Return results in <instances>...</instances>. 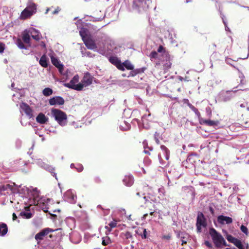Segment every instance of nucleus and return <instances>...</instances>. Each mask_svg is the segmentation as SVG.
<instances>
[{"label": "nucleus", "mask_w": 249, "mask_h": 249, "mask_svg": "<svg viewBox=\"0 0 249 249\" xmlns=\"http://www.w3.org/2000/svg\"><path fill=\"white\" fill-rule=\"evenodd\" d=\"M199 123L201 124H206L208 126H214L217 125L218 121H214L210 120H205L201 118V119H200Z\"/></svg>", "instance_id": "obj_18"}, {"label": "nucleus", "mask_w": 249, "mask_h": 249, "mask_svg": "<svg viewBox=\"0 0 249 249\" xmlns=\"http://www.w3.org/2000/svg\"><path fill=\"white\" fill-rule=\"evenodd\" d=\"M124 236L127 239L132 238V235L129 231H126L124 234Z\"/></svg>", "instance_id": "obj_42"}, {"label": "nucleus", "mask_w": 249, "mask_h": 249, "mask_svg": "<svg viewBox=\"0 0 249 249\" xmlns=\"http://www.w3.org/2000/svg\"><path fill=\"white\" fill-rule=\"evenodd\" d=\"M49 103L51 106L63 105L65 103V100L62 97L55 96L49 100Z\"/></svg>", "instance_id": "obj_11"}, {"label": "nucleus", "mask_w": 249, "mask_h": 249, "mask_svg": "<svg viewBox=\"0 0 249 249\" xmlns=\"http://www.w3.org/2000/svg\"><path fill=\"white\" fill-rule=\"evenodd\" d=\"M177 233V236L178 238H180L181 240L182 245L186 244L187 243L188 240L189 239V235L185 232H182L181 231H176Z\"/></svg>", "instance_id": "obj_13"}, {"label": "nucleus", "mask_w": 249, "mask_h": 249, "mask_svg": "<svg viewBox=\"0 0 249 249\" xmlns=\"http://www.w3.org/2000/svg\"><path fill=\"white\" fill-rule=\"evenodd\" d=\"M143 198H144V199H145V198H146V197H145V196H144V197H143Z\"/></svg>", "instance_id": "obj_64"}, {"label": "nucleus", "mask_w": 249, "mask_h": 249, "mask_svg": "<svg viewBox=\"0 0 249 249\" xmlns=\"http://www.w3.org/2000/svg\"><path fill=\"white\" fill-rule=\"evenodd\" d=\"M93 77L89 72H86L81 81V84L83 85V89L84 87H87L92 83Z\"/></svg>", "instance_id": "obj_8"}, {"label": "nucleus", "mask_w": 249, "mask_h": 249, "mask_svg": "<svg viewBox=\"0 0 249 249\" xmlns=\"http://www.w3.org/2000/svg\"><path fill=\"white\" fill-rule=\"evenodd\" d=\"M88 33L89 31L87 29L85 28H82L80 29L79 31V34L83 40L90 36Z\"/></svg>", "instance_id": "obj_19"}, {"label": "nucleus", "mask_w": 249, "mask_h": 249, "mask_svg": "<svg viewBox=\"0 0 249 249\" xmlns=\"http://www.w3.org/2000/svg\"><path fill=\"white\" fill-rule=\"evenodd\" d=\"M148 216V213H146V214H144L143 215V218H146V217Z\"/></svg>", "instance_id": "obj_55"}, {"label": "nucleus", "mask_w": 249, "mask_h": 249, "mask_svg": "<svg viewBox=\"0 0 249 249\" xmlns=\"http://www.w3.org/2000/svg\"><path fill=\"white\" fill-rule=\"evenodd\" d=\"M36 121L39 124H45L48 121V118L43 113H39L36 118Z\"/></svg>", "instance_id": "obj_17"}, {"label": "nucleus", "mask_w": 249, "mask_h": 249, "mask_svg": "<svg viewBox=\"0 0 249 249\" xmlns=\"http://www.w3.org/2000/svg\"><path fill=\"white\" fill-rule=\"evenodd\" d=\"M124 183L127 186H130L133 183V178L130 176H125L123 179Z\"/></svg>", "instance_id": "obj_22"}, {"label": "nucleus", "mask_w": 249, "mask_h": 249, "mask_svg": "<svg viewBox=\"0 0 249 249\" xmlns=\"http://www.w3.org/2000/svg\"><path fill=\"white\" fill-rule=\"evenodd\" d=\"M79 76L76 74L73 76L69 83H66L64 84L65 87L77 91L83 90V85L79 83Z\"/></svg>", "instance_id": "obj_2"}, {"label": "nucleus", "mask_w": 249, "mask_h": 249, "mask_svg": "<svg viewBox=\"0 0 249 249\" xmlns=\"http://www.w3.org/2000/svg\"><path fill=\"white\" fill-rule=\"evenodd\" d=\"M191 157H192V155L189 156L188 157V160H190Z\"/></svg>", "instance_id": "obj_58"}, {"label": "nucleus", "mask_w": 249, "mask_h": 249, "mask_svg": "<svg viewBox=\"0 0 249 249\" xmlns=\"http://www.w3.org/2000/svg\"><path fill=\"white\" fill-rule=\"evenodd\" d=\"M170 238V236L167 237V239H169Z\"/></svg>", "instance_id": "obj_61"}, {"label": "nucleus", "mask_w": 249, "mask_h": 249, "mask_svg": "<svg viewBox=\"0 0 249 249\" xmlns=\"http://www.w3.org/2000/svg\"><path fill=\"white\" fill-rule=\"evenodd\" d=\"M247 8L248 9V10H249V7H247Z\"/></svg>", "instance_id": "obj_63"}, {"label": "nucleus", "mask_w": 249, "mask_h": 249, "mask_svg": "<svg viewBox=\"0 0 249 249\" xmlns=\"http://www.w3.org/2000/svg\"><path fill=\"white\" fill-rule=\"evenodd\" d=\"M105 229L107 230L106 231V234L108 235L111 232L112 228H111L109 226H106Z\"/></svg>", "instance_id": "obj_44"}, {"label": "nucleus", "mask_w": 249, "mask_h": 249, "mask_svg": "<svg viewBox=\"0 0 249 249\" xmlns=\"http://www.w3.org/2000/svg\"><path fill=\"white\" fill-rule=\"evenodd\" d=\"M111 243L110 238L108 236L104 237L102 238V244L103 246H107Z\"/></svg>", "instance_id": "obj_29"}, {"label": "nucleus", "mask_w": 249, "mask_h": 249, "mask_svg": "<svg viewBox=\"0 0 249 249\" xmlns=\"http://www.w3.org/2000/svg\"><path fill=\"white\" fill-rule=\"evenodd\" d=\"M205 244L209 248H212V244L209 242L206 241Z\"/></svg>", "instance_id": "obj_49"}, {"label": "nucleus", "mask_w": 249, "mask_h": 249, "mask_svg": "<svg viewBox=\"0 0 249 249\" xmlns=\"http://www.w3.org/2000/svg\"><path fill=\"white\" fill-rule=\"evenodd\" d=\"M83 166L81 164H78L77 167H76L77 171L78 172H81L83 170Z\"/></svg>", "instance_id": "obj_45"}, {"label": "nucleus", "mask_w": 249, "mask_h": 249, "mask_svg": "<svg viewBox=\"0 0 249 249\" xmlns=\"http://www.w3.org/2000/svg\"><path fill=\"white\" fill-rule=\"evenodd\" d=\"M67 195H70L71 196V200H70L71 203H74L75 201V196L72 195L71 193L67 192L66 194Z\"/></svg>", "instance_id": "obj_41"}, {"label": "nucleus", "mask_w": 249, "mask_h": 249, "mask_svg": "<svg viewBox=\"0 0 249 249\" xmlns=\"http://www.w3.org/2000/svg\"><path fill=\"white\" fill-rule=\"evenodd\" d=\"M54 231L52 229L46 228L41 230L39 232L35 235V239L36 241H40L43 239L44 237L47 235L49 232Z\"/></svg>", "instance_id": "obj_9"}, {"label": "nucleus", "mask_w": 249, "mask_h": 249, "mask_svg": "<svg viewBox=\"0 0 249 249\" xmlns=\"http://www.w3.org/2000/svg\"><path fill=\"white\" fill-rule=\"evenodd\" d=\"M124 67L128 70H133L134 69L133 66L128 61H125L123 63Z\"/></svg>", "instance_id": "obj_30"}, {"label": "nucleus", "mask_w": 249, "mask_h": 249, "mask_svg": "<svg viewBox=\"0 0 249 249\" xmlns=\"http://www.w3.org/2000/svg\"><path fill=\"white\" fill-rule=\"evenodd\" d=\"M20 215L24 216L27 219L30 218L32 217V214L30 212H21Z\"/></svg>", "instance_id": "obj_31"}, {"label": "nucleus", "mask_w": 249, "mask_h": 249, "mask_svg": "<svg viewBox=\"0 0 249 249\" xmlns=\"http://www.w3.org/2000/svg\"><path fill=\"white\" fill-rule=\"evenodd\" d=\"M95 180L97 183H99L101 181L100 179L99 178H95Z\"/></svg>", "instance_id": "obj_52"}, {"label": "nucleus", "mask_w": 249, "mask_h": 249, "mask_svg": "<svg viewBox=\"0 0 249 249\" xmlns=\"http://www.w3.org/2000/svg\"><path fill=\"white\" fill-rule=\"evenodd\" d=\"M12 216H13V220H16L17 218V216L16 214L15 213H13L12 214Z\"/></svg>", "instance_id": "obj_50"}, {"label": "nucleus", "mask_w": 249, "mask_h": 249, "mask_svg": "<svg viewBox=\"0 0 249 249\" xmlns=\"http://www.w3.org/2000/svg\"><path fill=\"white\" fill-rule=\"evenodd\" d=\"M53 91L52 89L49 88H45L43 91L42 93L45 96H49L53 94Z\"/></svg>", "instance_id": "obj_26"}, {"label": "nucleus", "mask_w": 249, "mask_h": 249, "mask_svg": "<svg viewBox=\"0 0 249 249\" xmlns=\"http://www.w3.org/2000/svg\"><path fill=\"white\" fill-rule=\"evenodd\" d=\"M86 46L88 49L94 50L97 48V46L94 41L91 38V36L83 40Z\"/></svg>", "instance_id": "obj_14"}, {"label": "nucleus", "mask_w": 249, "mask_h": 249, "mask_svg": "<svg viewBox=\"0 0 249 249\" xmlns=\"http://www.w3.org/2000/svg\"><path fill=\"white\" fill-rule=\"evenodd\" d=\"M200 1H201V0H186V2L187 3L190 2H199Z\"/></svg>", "instance_id": "obj_48"}, {"label": "nucleus", "mask_w": 249, "mask_h": 249, "mask_svg": "<svg viewBox=\"0 0 249 249\" xmlns=\"http://www.w3.org/2000/svg\"><path fill=\"white\" fill-rule=\"evenodd\" d=\"M109 62L115 66L121 62V61L115 56L110 57L109 59Z\"/></svg>", "instance_id": "obj_27"}, {"label": "nucleus", "mask_w": 249, "mask_h": 249, "mask_svg": "<svg viewBox=\"0 0 249 249\" xmlns=\"http://www.w3.org/2000/svg\"><path fill=\"white\" fill-rule=\"evenodd\" d=\"M128 219L129 220H133L132 218H131V215H130L128 217Z\"/></svg>", "instance_id": "obj_56"}, {"label": "nucleus", "mask_w": 249, "mask_h": 249, "mask_svg": "<svg viewBox=\"0 0 249 249\" xmlns=\"http://www.w3.org/2000/svg\"><path fill=\"white\" fill-rule=\"evenodd\" d=\"M240 230L246 235H248L249 230L245 226L242 225L240 227Z\"/></svg>", "instance_id": "obj_33"}, {"label": "nucleus", "mask_w": 249, "mask_h": 249, "mask_svg": "<svg viewBox=\"0 0 249 249\" xmlns=\"http://www.w3.org/2000/svg\"><path fill=\"white\" fill-rule=\"evenodd\" d=\"M32 37L34 39H35L36 40H39L40 39V36H39L37 34V35H32Z\"/></svg>", "instance_id": "obj_47"}, {"label": "nucleus", "mask_w": 249, "mask_h": 249, "mask_svg": "<svg viewBox=\"0 0 249 249\" xmlns=\"http://www.w3.org/2000/svg\"><path fill=\"white\" fill-rule=\"evenodd\" d=\"M17 189L15 183L4 184L0 185V194L1 195H10L16 193Z\"/></svg>", "instance_id": "obj_3"}, {"label": "nucleus", "mask_w": 249, "mask_h": 249, "mask_svg": "<svg viewBox=\"0 0 249 249\" xmlns=\"http://www.w3.org/2000/svg\"><path fill=\"white\" fill-rule=\"evenodd\" d=\"M207 226L206 219L202 212H198L197 213L196 227L198 233L202 232V228H206Z\"/></svg>", "instance_id": "obj_5"}, {"label": "nucleus", "mask_w": 249, "mask_h": 249, "mask_svg": "<svg viewBox=\"0 0 249 249\" xmlns=\"http://www.w3.org/2000/svg\"><path fill=\"white\" fill-rule=\"evenodd\" d=\"M165 62L163 64V67L164 71H167L171 68L172 66L171 57L169 53H165Z\"/></svg>", "instance_id": "obj_16"}, {"label": "nucleus", "mask_w": 249, "mask_h": 249, "mask_svg": "<svg viewBox=\"0 0 249 249\" xmlns=\"http://www.w3.org/2000/svg\"><path fill=\"white\" fill-rule=\"evenodd\" d=\"M155 213V211H153V212H151L150 213V214L151 215H153V213Z\"/></svg>", "instance_id": "obj_57"}, {"label": "nucleus", "mask_w": 249, "mask_h": 249, "mask_svg": "<svg viewBox=\"0 0 249 249\" xmlns=\"http://www.w3.org/2000/svg\"><path fill=\"white\" fill-rule=\"evenodd\" d=\"M30 17H23V16H22V17H20V18L21 19L24 20V19H27L28 18H30Z\"/></svg>", "instance_id": "obj_51"}, {"label": "nucleus", "mask_w": 249, "mask_h": 249, "mask_svg": "<svg viewBox=\"0 0 249 249\" xmlns=\"http://www.w3.org/2000/svg\"><path fill=\"white\" fill-rule=\"evenodd\" d=\"M160 148L162 150L165 151V152L167 154V152H168V150L167 149V148L165 146V145H161L160 146Z\"/></svg>", "instance_id": "obj_46"}, {"label": "nucleus", "mask_w": 249, "mask_h": 249, "mask_svg": "<svg viewBox=\"0 0 249 249\" xmlns=\"http://www.w3.org/2000/svg\"><path fill=\"white\" fill-rule=\"evenodd\" d=\"M116 67L119 70L122 71H124V66L123 63H122L121 62H119Z\"/></svg>", "instance_id": "obj_39"}, {"label": "nucleus", "mask_w": 249, "mask_h": 249, "mask_svg": "<svg viewBox=\"0 0 249 249\" xmlns=\"http://www.w3.org/2000/svg\"><path fill=\"white\" fill-rule=\"evenodd\" d=\"M137 195H139V193H137Z\"/></svg>", "instance_id": "obj_62"}, {"label": "nucleus", "mask_w": 249, "mask_h": 249, "mask_svg": "<svg viewBox=\"0 0 249 249\" xmlns=\"http://www.w3.org/2000/svg\"><path fill=\"white\" fill-rule=\"evenodd\" d=\"M144 228L143 227H138L137 229L135 231L136 234L141 236L142 231L143 230Z\"/></svg>", "instance_id": "obj_37"}, {"label": "nucleus", "mask_w": 249, "mask_h": 249, "mask_svg": "<svg viewBox=\"0 0 249 249\" xmlns=\"http://www.w3.org/2000/svg\"><path fill=\"white\" fill-rule=\"evenodd\" d=\"M8 232V227L5 223H0V236H4Z\"/></svg>", "instance_id": "obj_20"}, {"label": "nucleus", "mask_w": 249, "mask_h": 249, "mask_svg": "<svg viewBox=\"0 0 249 249\" xmlns=\"http://www.w3.org/2000/svg\"><path fill=\"white\" fill-rule=\"evenodd\" d=\"M157 51L158 53L163 52L164 53L163 56H165V53H167V52L165 51V49L163 48V47L162 45H160L159 46V48L158 49Z\"/></svg>", "instance_id": "obj_36"}, {"label": "nucleus", "mask_w": 249, "mask_h": 249, "mask_svg": "<svg viewBox=\"0 0 249 249\" xmlns=\"http://www.w3.org/2000/svg\"><path fill=\"white\" fill-rule=\"evenodd\" d=\"M210 211L211 212L212 214H213L214 213V210L212 207L210 208Z\"/></svg>", "instance_id": "obj_53"}, {"label": "nucleus", "mask_w": 249, "mask_h": 249, "mask_svg": "<svg viewBox=\"0 0 249 249\" xmlns=\"http://www.w3.org/2000/svg\"><path fill=\"white\" fill-rule=\"evenodd\" d=\"M142 234L141 235V237L142 239H146L147 237V231L146 229L144 228L142 231Z\"/></svg>", "instance_id": "obj_38"}, {"label": "nucleus", "mask_w": 249, "mask_h": 249, "mask_svg": "<svg viewBox=\"0 0 249 249\" xmlns=\"http://www.w3.org/2000/svg\"><path fill=\"white\" fill-rule=\"evenodd\" d=\"M189 107L191 108V109L193 111L195 114L196 115L197 117L199 119V121L200 120V119H201V115L200 112H199L198 110L194 106H193L192 104H189L188 105Z\"/></svg>", "instance_id": "obj_25"}, {"label": "nucleus", "mask_w": 249, "mask_h": 249, "mask_svg": "<svg viewBox=\"0 0 249 249\" xmlns=\"http://www.w3.org/2000/svg\"><path fill=\"white\" fill-rule=\"evenodd\" d=\"M217 219L218 223L221 225L231 224L233 221L231 217L222 215L218 216Z\"/></svg>", "instance_id": "obj_15"}, {"label": "nucleus", "mask_w": 249, "mask_h": 249, "mask_svg": "<svg viewBox=\"0 0 249 249\" xmlns=\"http://www.w3.org/2000/svg\"><path fill=\"white\" fill-rule=\"evenodd\" d=\"M51 60L52 64L56 67L60 73H62L64 71V65L61 64L60 61L53 56H51Z\"/></svg>", "instance_id": "obj_12"}, {"label": "nucleus", "mask_w": 249, "mask_h": 249, "mask_svg": "<svg viewBox=\"0 0 249 249\" xmlns=\"http://www.w3.org/2000/svg\"><path fill=\"white\" fill-rule=\"evenodd\" d=\"M210 234L216 247L220 248L222 245L225 247L229 246L227 244L223 236L214 229L212 228L210 229Z\"/></svg>", "instance_id": "obj_1"}, {"label": "nucleus", "mask_w": 249, "mask_h": 249, "mask_svg": "<svg viewBox=\"0 0 249 249\" xmlns=\"http://www.w3.org/2000/svg\"><path fill=\"white\" fill-rule=\"evenodd\" d=\"M17 45H18V47L20 49H26L27 48L24 44L23 41L20 38H18L16 42Z\"/></svg>", "instance_id": "obj_28"}, {"label": "nucleus", "mask_w": 249, "mask_h": 249, "mask_svg": "<svg viewBox=\"0 0 249 249\" xmlns=\"http://www.w3.org/2000/svg\"><path fill=\"white\" fill-rule=\"evenodd\" d=\"M141 72V71L140 69L132 70V71H131L129 72L128 77H129V76L133 77V76L136 75L137 74L140 73Z\"/></svg>", "instance_id": "obj_32"}, {"label": "nucleus", "mask_w": 249, "mask_h": 249, "mask_svg": "<svg viewBox=\"0 0 249 249\" xmlns=\"http://www.w3.org/2000/svg\"><path fill=\"white\" fill-rule=\"evenodd\" d=\"M39 64L44 68H47L48 67V60L45 55H43L39 61Z\"/></svg>", "instance_id": "obj_23"}, {"label": "nucleus", "mask_w": 249, "mask_h": 249, "mask_svg": "<svg viewBox=\"0 0 249 249\" xmlns=\"http://www.w3.org/2000/svg\"><path fill=\"white\" fill-rule=\"evenodd\" d=\"M53 116L58 123L62 125L64 121H66L67 116L65 112L56 108H53L51 110Z\"/></svg>", "instance_id": "obj_4"}, {"label": "nucleus", "mask_w": 249, "mask_h": 249, "mask_svg": "<svg viewBox=\"0 0 249 249\" xmlns=\"http://www.w3.org/2000/svg\"><path fill=\"white\" fill-rule=\"evenodd\" d=\"M5 49V45L4 43L0 42V53H3Z\"/></svg>", "instance_id": "obj_40"}, {"label": "nucleus", "mask_w": 249, "mask_h": 249, "mask_svg": "<svg viewBox=\"0 0 249 249\" xmlns=\"http://www.w3.org/2000/svg\"><path fill=\"white\" fill-rule=\"evenodd\" d=\"M60 11V8L59 7H57L56 8H55L53 6H52L46 9L45 14H47L49 13V12H50V14H57Z\"/></svg>", "instance_id": "obj_21"}, {"label": "nucleus", "mask_w": 249, "mask_h": 249, "mask_svg": "<svg viewBox=\"0 0 249 249\" xmlns=\"http://www.w3.org/2000/svg\"><path fill=\"white\" fill-rule=\"evenodd\" d=\"M52 237H53V235H52V234H50V235H49V237H50V238H52Z\"/></svg>", "instance_id": "obj_60"}, {"label": "nucleus", "mask_w": 249, "mask_h": 249, "mask_svg": "<svg viewBox=\"0 0 249 249\" xmlns=\"http://www.w3.org/2000/svg\"><path fill=\"white\" fill-rule=\"evenodd\" d=\"M144 152V153L145 154H149V155L150 154V153H149L148 150H146V148H145Z\"/></svg>", "instance_id": "obj_54"}, {"label": "nucleus", "mask_w": 249, "mask_h": 249, "mask_svg": "<svg viewBox=\"0 0 249 249\" xmlns=\"http://www.w3.org/2000/svg\"><path fill=\"white\" fill-rule=\"evenodd\" d=\"M117 225V221L115 220H113L112 221L110 222L108 224V226L112 229L116 227Z\"/></svg>", "instance_id": "obj_35"}, {"label": "nucleus", "mask_w": 249, "mask_h": 249, "mask_svg": "<svg viewBox=\"0 0 249 249\" xmlns=\"http://www.w3.org/2000/svg\"><path fill=\"white\" fill-rule=\"evenodd\" d=\"M74 164L72 163V164H71V167L72 168V167H73V166H74Z\"/></svg>", "instance_id": "obj_59"}, {"label": "nucleus", "mask_w": 249, "mask_h": 249, "mask_svg": "<svg viewBox=\"0 0 249 249\" xmlns=\"http://www.w3.org/2000/svg\"><path fill=\"white\" fill-rule=\"evenodd\" d=\"M20 107L29 118L33 117V110L27 104L22 103L20 105Z\"/></svg>", "instance_id": "obj_10"}, {"label": "nucleus", "mask_w": 249, "mask_h": 249, "mask_svg": "<svg viewBox=\"0 0 249 249\" xmlns=\"http://www.w3.org/2000/svg\"><path fill=\"white\" fill-rule=\"evenodd\" d=\"M226 239L229 242L232 243L239 249H249V245L248 243L245 244L246 247L245 249L241 241L238 239L234 237L231 234H227L226 235Z\"/></svg>", "instance_id": "obj_6"}, {"label": "nucleus", "mask_w": 249, "mask_h": 249, "mask_svg": "<svg viewBox=\"0 0 249 249\" xmlns=\"http://www.w3.org/2000/svg\"><path fill=\"white\" fill-rule=\"evenodd\" d=\"M22 40L25 43H30V36L28 33H24L22 35Z\"/></svg>", "instance_id": "obj_24"}, {"label": "nucleus", "mask_w": 249, "mask_h": 249, "mask_svg": "<svg viewBox=\"0 0 249 249\" xmlns=\"http://www.w3.org/2000/svg\"><path fill=\"white\" fill-rule=\"evenodd\" d=\"M47 170L52 174V175L55 177V178L56 179H57L56 178V174L55 173V169L52 167H51V166H49L47 168Z\"/></svg>", "instance_id": "obj_34"}, {"label": "nucleus", "mask_w": 249, "mask_h": 249, "mask_svg": "<svg viewBox=\"0 0 249 249\" xmlns=\"http://www.w3.org/2000/svg\"><path fill=\"white\" fill-rule=\"evenodd\" d=\"M158 53L156 51H152L150 54L151 58H156L157 57Z\"/></svg>", "instance_id": "obj_43"}, {"label": "nucleus", "mask_w": 249, "mask_h": 249, "mask_svg": "<svg viewBox=\"0 0 249 249\" xmlns=\"http://www.w3.org/2000/svg\"><path fill=\"white\" fill-rule=\"evenodd\" d=\"M36 12V6L34 3H30L21 12L20 16H32Z\"/></svg>", "instance_id": "obj_7"}]
</instances>
